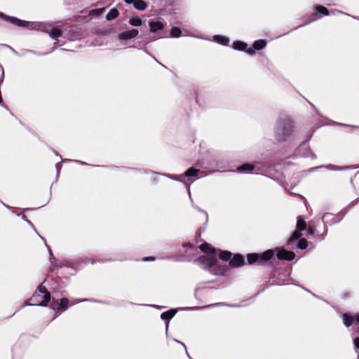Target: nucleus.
Instances as JSON below:
<instances>
[{
  "mask_svg": "<svg viewBox=\"0 0 359 359\" xmlns=\"http://www.w3.org/2000/svg\"><path fill=\"white\" fill-rule=\"evenodd\" d=\"M136 0H125V2L128 4H134Z\"/></svg>",
  "mask_w": 359,
  "mask_h": 359,
  "instance_id": "33",
  "label": "nucleus"
},
{
  "mask_svg": "<svg viewBox=\"0 0 359 359\" xmlns=\"http://www.w3.org/2000/svg\"><path fill=\"white\" fill-rule=\"evenodd\" d=\"M306 224L302 216L297 217L296 230L292 233L291 238L287 241V245H290L294 241H298L297 245L300 249H306L308 245L307 241L305 238H300L301 231L306 229Z\"/></svg>",
  "mask_w": 359,
  "mask_h": 359,
  "instance_id": "3",
  "label": "nucleus"
},
{
  "mask_svg": "<svg viewBox=\"0 0 359 359\" xmlns=\"http://www.w3.org/2000/svg\"><path fill=\"white\" fill-rule=\"evenodd\" d=\"M188 245H189V246L190 245H189V243L184 244V247H186V246H188Z\"/></svg>",
  "mask_w": 359,
  "mask_h": 359,
  "instance_id": "37",
  "label": "nucleus"
},
{
  "mask_svg": "<svg viewBox=\"0 0 359 359\" xmlns=\"http://www.w3.org/2000/svg\"><path fill=\"white\" fill-rule=\"evenodd\" d=\"M175 341H176L177 343H179L182 346H183V347L186 349V346L184 345V344H183L182 342L177 340V339H175Z\"/></svg>",
  "mask_w": 359,
  "mask_h": 359,
  "instance_id": "34",
  "label": "nucleus"
},
{
  "mask_svg": "<svg viewBox=\"0 0 359 359\" xmlns=\"http://www.w3.org/2000/svg\"><path fill=\"white\" fill-rule=\"evenodd\" d=\"M255 168V165L252 164L245 163L241 166H239L237 170L238 172H250Z\"/></svg>",
  "mask_w": 359,
  "mask_h": 359,
  "instance_id": "18",
  "label": "nucleus"
},
{
  "mask_svg": "<svg viewBox=\"0 0 359 359\" xmlns=\"http://www.w3.org/2000/svg\"><path fill=\"white\" fill-rule=\"evenodd\" d=\"M327 168L330 169V170H341V168L337 166V165H332V164H329L326 166Z\"/></svg>",
  "mask_w": 359,
  "mask_h": 359,
  "instance_id": "28",
  "label": "nucleus"
},
{
  "mask_svg": "<svg viewBox=\"0 0 359 359\" xmlns=\"http://www.w3.org/2000/svg\"><path fill=\"white\" fill-rule=\"evenodd\" d=\"M182 34V31L180 28L174 27L170 31V35L172 37H179Z\"/></svg>",
  "mask_w": 359,
  "mask_h": 359,
  "instance_id": "26",
  "label": "nucleus"
},
{
  "mask_svg": "<svg viewBox=\"0 0 359 359\" xmlns=\"http://www.w3.org/2000/svg\"><path fill=\"white\" fill-rule=\"evenodd\" d=\"M266 45V42L265 40L264 39H259V40H257L255 41L254 43H253V45H252V49H255V50H262L263 49Z\"/></svg>",
  "mask_w": 359,
  "mask_h": 359,
  "instance_id": "19",
  "label": "nucleus"
},
{
  "mask_svg": "<svg viewBox=\"0 0 359 359\" xmlns=\"http://www.w3.org/2000/svg\"><path fill=\"white\" fill-rule=\"evenodd\" d=\"M219 258L223 261H228L231 259V253L229 251H222L219 255Z\"/></svg>",
  "mask_w": 359,
  "mask_h": 359,
  "instance_id": "23",
  "label": "nucleus"
},
{
  "mask_svg": "<svg viewBox=\"0 0 359 359\" xmlns=\"http://www.w3.org/2000/svg\"><path fill=\"white\" fill-rule=\"evenodd\" d=\"M199 248L204 253L208 254V255H215L216 250L211 247V245L208 243H204L200 245Z\"/></svg>",
  "mask_w": 359,
  "mask_h": 359,
  "instance_id": "14",
  "label": "nucleus"
},
{
  "mask_svg": "<svg viewBox=\"0 0 359 359\" xmlns=\"http://www.w3.org/2000/svg\"><path fill=\"white\" fill-rule=\"evenodd\" d=\"M24 53H32V54H34V55H45V53H38V52H36L34 50H28V49H26L24 50Z\"/></svg>",
  "mask_w": 359,
  "mask_h": 359,
  "instance_id": "27",
  "label": "nucleus"
},
{
  "mask_svg": "<svg viewBox=\"0 0 359 359\" xmlns=\"http://www.w3.org/2000/svg\"><path fill=\"white\" fill-rule=\"evenodd\" d=\"M232 46L234 49L238 50H244L249 55H253L255 53V50L252 48H247V44L243 41H234Z\"/></svg>",
  "mask_w": 359,
  "mask_h": 359,
  "instance_id": "10",
  "label": "nucleus"
},
{
  "mask_svg": "<svg viewBox=\"0 0 359 359\" xmlns=\"http://www.w3.org/2000/svg\"><path fill=\"white\" fill-rule=\"evenodd\" d=\"M326 216H327L326 215H323V217H322V218H323V220H324V219L325 218V217H326Z\"/></svg>",
  "mask_w": 359,
  "mask_h": 359,
  "instance_id": "39",
  "label": "nucleus"
},
{
  "mask_svg": "<svg viewBox=\"0 0 359 359\" xmlns=\"http://www.w3.org/2000/svg\"><path fill=\"white\" fill-rule=\"evenodd\" d=\"M118 11L116 8L111 9L109 13L106 15V19L107 20H111L115 19L118 15Z\"/></svg>",
  "mask_w": 359,
  "mask_h": 359,
  "instance_id": "21",
  "label": "nucleus"
},
{
  "mask_svg": "<svg viewBox=\"0 0 359 359\" xmlns=\"http://www.w3.org/2000/svg\"><path fill=\"white\" fill-rule=\"evenodd\" d=\"M244 257L240 254H236L230 259L229 264L232 267H239L244 264Z\"/></svg>",
  "mask_w": 359,
  "mask_h": 359,
  "instance_id": "12",
  "label": "nucleus"
},
{
  "mask_svg": "<svg viewBox=\"0 0 359 359\" xmlns=\"http://www.w3.org/2000/svg\"><path fill=\"white\" fill-rule=\"evenodd\" d=\"M90 262H91V264H94L95 263L94 259H90Z\"/></svg>",
  "mask_w": 359,
  "mask_h": 359,
  "instance_id": "36",
  "label": "nucleus"
},
{
  "mask_svg": "<svg viewBox=\"0 0 359 359\" xmlns=\"http://www.w3.org/2000/svg\"><path fill=\"white\" fill-rule=\"evenodd\" d=\"M294 132L293 122L289 118H280L275 128V137L277 141H286Z\"/></svg>",
  "mask_w": 359,
  "mask_h": 359,
  "instance_id": "1",
  "label": "nucleus"
},
{
  "mask_svg": "<svg viewBox=\"0 0 359 359\" xmlns=\"http://www.w3.org/2000/svg\"><path fill=\"white\" fill-rule=\"evenodd\" d=\"M221 304H212V306L214 305H216V306H218V305H220Z\"/></svg>",
  "mask_w": 359,
  "mask_h": 359,
  "instance_id": "40",
  "label": "nucleus"
},
{
  "mask_svg": "<svg viewBox=\"0 0 359 359\" xmlns=\"http://www.w3.org/2000/svg\"><path fill=\"white\" fill-rule=\"evenodd\" d=\"M273 255L272 250H268L262 255L257 253L248 254L247 256L248 262L250 264L257 262L259 264H262L266 261L269 260Z\"/></svg>",
  "mask_w": 359,
  "mask_h": 359,
  "instance_id": "5",
  "label": "nucleus"
},
{
  "mask_svg": "<svg viewBox=\"0 0 359 359\" xmlns=\"http://www.w3.org/2000/svg\"><path fill=\"white\" fill-rule=\"evenodd\" d=\"M316 11L323 14V15H328L330 14L328 10L323 6H316Z\"/></svg>",
  "mask_w": 359,
  "mask_h": 359,
  "instance_id": "25",
  "label": "nucleus"
},
{
  "mask_svg": "<svg viewBox=\"0 0 359 359\" xmlns=\"http://www.w3.org/2000/svg\"><path fill=\"white\" fill-rule=\"evenodd\" d=\"M133 6L137 10L139 11H144L147 7V4L143 0H136Z\"/></svg>",
  "mask_w": 359,
  "mask_h": 359,
  "instance_id": "20",
  "label": "nucleus"
},
{
  "mask_svg": "<svg viewBox=\"0 0 359 359\" xmlns=\"http://www.w3.org/2000/svg\"><path fill=\"white\" fill-rule=\"evenodd\" d=\"M168 177H170V179L172 180H177V181H182V180L181 179L182 176H170L168 175Z\"/></svg>",
  "mask_w": 359,
  "mask_h": 359,
  "instance_id": "29",
  "label": "nucleus"
},
{
  "mask_svg": "<svg viewBox=\"0 0 359 359\" xmlns=\"http://www.w3.org/2000/svg\"><path fill=\"white\" fill-rule=\"evenodd\" d=\"M56 167H57V169L58 170L59 169L58 164L56 165Z\"/></svg>",
  "mask_w": 359,
  "mask_h": 359,
  "instance_id": "41",
  "label": "nucleus"
},
{
  "mask_svg": "<svg viewBox=\"0 0 359 359\" xmlns=\"http://www.w3.org/2000/svg\"><path fill=\"white\" fill-rule=\"evenodd\" d=\"M277 257L279 259H284L291 261L295 257V254L293 252L287 251L285 249H277Z\"/></svg>",
  "mask_w": 359,
  "mask_h": 359,
  "instance_id": "9",
  "label": "nucleus"
},
{
  "mask_svg": "<svg viewBox=\"0 0 359 359\" xmlns=\"http://www.w3.org/2000/svg\"><path fill=\"white\" fill-rule=\"evenodd\" d=\"M343 321L346 327H349L351 325H359V313L355 315L344 313L343 315Z\"/></svg>",
  "mask_w": 359,
  "mask_h": 359,
  "instance_id": "8",
  "label": "nucleus"
},
{
  "mask_svg": "<svg viewBox=\"0 0 359 359\" xmlns=\"http://www.w3.org/2000/svg\"><path fill=\"white\" fill-rule=\"evenodd\" d=\"M199 172V170L191 168L184 172V175L187 177H195L198 175Z\"/></svg>",
  "mask_w": 359,
  "mask_h": 359,
  "instance_id": "22",
  "label": "nucleus"
},
{
  "mask_svg": "<svg viewBox=\"0 0 359 359\" xmlns=\"http://www.w3.org/2000/svg\"><path fill=\"white\" fill-rule=\"evenodd\" d=\"M213 39L215 42L224 46L227 45L229 42V38L222 35H215Z\"/></svg>",
  "mask_w": 359,
  "mask_h": 359,
  "instance_id": "17",
  "label": "nucleus"
},
{
  "mask_svg": "<svg viewBox=\"0 0 359 359\" xmlns=\"http://www.w3.org/2000/svg\"><path fill=\"white\" fill-rule=\"evenodd\" d=\"M48 33L52 39H57L62 35V29L60 27H56L50 29Z\"/></svg>",
  "mask_w": 359,
  "mask_h": 359,
  "instance_id": "16",
  "label": "nucleus"
},
{
  "mask_svg": "<svg viewBox=\"0 0 359 359\" xmlns=\"http://www.w3.org/2000/svg\"><path fill=\"white\" fill-rule=\"evenodd\" d=\"M195 262L200 264L204 269H209L215 275H220L224 273L223 268L217 269L215 266L217 262L216 255L201 256Z\"/></svg>",
  "mask_w": 359,
  "mask_h": 359,
  "instance_id": "4",
  "label": "nucleus"
},
{
  "mask_svg": "<svg viewBox=\"0 0 359 359\" xmlns=\"http://www.w3.org/2000/svg\"><path fill=\"white\" fill-rule=\"evenodd\" d=\"M187 187H188V189H189L188 192H189V194H190L189 185H187Z\"/></svg>",
  "mask_w": 359,
  "mask_h": 359,
  "instance_id": "38",
  "label": "nucleus"
},
{
  "mask_svg": "<svg viewBox=\"0 0 359 359\" xmlns=\"http://www.w3.org/2000/svg\"><path fill=\"white\" fill-rule=\"evenodd\" d=\"M155 259L156 258L154 257H144L142 260L144 262H148V261H154Z\"/></svg>",
  "mask_w": 359,
  "mask_h": 359,
  "instance_id": "30",
  "label": "nucleus"
},
{
  "mask_svg": "<svg viewBox=\"0 0 359 359\" xmlns=\"http://www.w3.org/2000/svg\"><path fill=\"white\" fill-rule=\"evenodd\" d=\"M175 313H176L175 310H170V311L162 313L161 315V319L166 321V324H165L166 332H168V324H169L168 322L171 318H173V316L175 315Z\"/></svg>",
  "mask_w": 359,
  "mask_h": 359,
  "instance_id": "13",
  "label": "nucleus"
},
{
  "mask_svg": "<svg viewBox=\"0 0 359 359\" xmlns=\"http://www.w3.org/2000/svg\"><path fill=\"white\" fill-rule=\"evenodd\" d=\"M0 18L3 19L4 20L8 22L13 25H15L19 27H27L29 25V22L21 20L15 17H11L6 15L3 13L0 12Z\"/></svg>",
  "mask_w": 359,
  "mask_h": 359,
  "instance_id": "7",
  "label": "nucleus"
},
{
  "mask_svg": "<svg viewBox=\"0 0 359 359\" xmlns=\"http://www.w3.org/2000/svg\"><path fill=\"white\" fill-rule=\"evenodd\" d=\"M149 25L150 31L153 33L157 32L158 31L163 29L164 27L163 24L160 21H149Z\"/></svg>",
  "mask_w": 359,
  "mask_h": 359,
  "instance_id": "15",
  "label": "nucleus"
},
{
  "mask_svg": "<svg viewBox=\"0 0 359 359\" xmlns=\"http://www.w3.org/2000/svg\"><path fill=\"white\" fill-rule=\"evenodd\" d=\"M88 300H89V299H83V300H81V301H76V299H72V300L71 301V304H72V305H74V304H77V303H79V302H86V301H88Z\"/></svg>",
  "mask_w": 359,
  "mask_h": 359,
  "instance_id": "32",
  "label": "nucleus"
},
{
  "mask_svg": "<svg viewBox=\"0 0 359 359\" xmlns=\"http://www.w3.org/2000/svg\"><path fill=\"white\" fill-rule=\"evenodd\" d=\"M308 233H309V234H312V233H313L312 230L309 229V230H308Z\"/></svg>",
  "mask_w": 359,
  "mask_h": 359,
  "instance_id": "35",
  "label": "nucleus"
},
{
  "mask_svg": "<svg viewBox=\"0 0 359 359\" xmlns=\"http://www.w3.org/2000/svg\"><path fill=\"white\" fill-rule=\"evenodd\" d=\"M142 20L139 18H132L129 20V24L132 26L138 27L142 25Z\"/></svg>",
  "mask_w": 359,
  "mask_h": 359,
  "instance_id": "24",
  "label": "nucleus"
},
{
  "mask_svg": "<svg viewBox=\"0 0 359 359\" xmlns=\"http://www.w3.org/2000/svg\"><path fill=\"white\" fill-rule=\"evenodd\" d=\"M51 301L50 292L47 291L45 286L40 285L37 290L29 299L30 303H26L24 306H46L48 302Z\"/></svg>",
  "mask_w": 359,
  "mask_h": 359,
  "instance_id": "2",
  "label": "nucleus"
},
{
  "mask_svg": "<svg viewBox=\"0 0 359 359\" xmlns=\"http://www.w3.org/2000/svg\"><path fill=\"white\" fill-rule=\"evenodd\" d=\"M353 343L355 348H359V338L354 339Z\"/></svg>",
  "mask_w": 359,
  "mask_h": 359,
  "instance_id": "31",
  "label": "nucleus"
},
{
  "mask_svg": "<svg viewBox=\"0 0 359 359\" xmlns=\"http://www.w3.org/2000/svg\"><path fill=\"white\" fill-rule=\"evenodd\" d=\"M69 303V301L67 298L61 299L60 302L53 299L50 304V307L57 311V312H62L67 309Z\"/></svg>",
  "mask_w": 359,
  "mask_h": 359,
  "instance_id": "6",
  "label": "nucleus"
},
{
  "mask_svg": "<svg viewBox=\"0 0 359 359\" xmlns=\"http://www.w3.org/2000/svg\"><path fill=\"white\" fill-rule=\"evenodd\" d=\"M139 31L136 29L125 31L118 34V39L127 40L136 37L138 35Z\"/></svg>",
  "mask_w": 359,
  "mask_h": 359,
  "instance_id": "11",
  "label": "nucleus"
}]
</instances>
